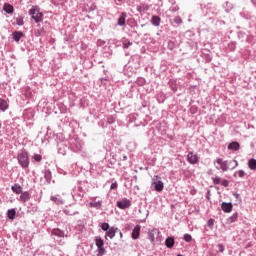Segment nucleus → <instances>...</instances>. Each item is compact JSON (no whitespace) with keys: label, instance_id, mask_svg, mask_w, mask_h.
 Masks as SVG:
<instances>
[{"label":"nucleus","instance_id":"obj_48","mask_svg":"<svg viewBox=\"0 0 256 256\" xmlns=\"http://www.w3.org/2000/svg\"><path fill=\"white\" fill-rule=\"evenodd\" d=\"M65 215H79V212H71L69 210H64Z\"/></svg>","mask_w":256,"mask_h":256},{"label":"nucleus","instance_id":"obj_33","mask_svg":"<svg viewBox=\"0 0 256 256\" xmlns=\"http://www.w3.org/2000/svg\"><path fill=\"white\" fill-rule=\"evenodd\" d=\"M15 21H16V25H18L19 27H23L25 25L23 16H19V17L15 18Z\"/></svg>","mask_w":256,"mask_h":256},{"label":"nucleus","instance_id":"obj_54","mask_svg":"<svg viewBox=\"0 0 256 256\" xmlns=\"http://www.w3.org/2000/svg\"><path fill=\"white\" fill-rule=\"evenodd\" d=\"M39 35H41V31L38 30V31L36 32V36L39 37Z\"/></svg>","mask_w":256,"mask_h":256},{"label":"nucleus","instance_id":"obj_51","mask_svg":"<svg viewBox=\"0 0 256 256\" xmlns=\"http://www.w3.org/2000/svg\"><path fill=\"white\" fill-rule=\"evenodd\" d=\"M131 227H133V224H126L125 229L131 231Z\"/></svg>","mask_w":256,"mask_h":256},{"label":"nucleus","instance_id":"obj_2","mask_svg":"<svg viewBox=\"0 0 256 256\" xmlns=\"http://www.w3.org/2000/svg\"><path fill=\"white\" fill-rule=\"evenodd\" d=\"M17 161L20 167H22L24 170L29 169V165L31 163V160L29 159V152L25 149L18 151Z\"/></svg>","mask_w":256,"mask_h":256},{"label":"nucleus","instance_id":"obj_43","mask_svg":"<svg viewBox=\"0 0 256 256\" xmlns=\"http://www.w3.org/2000/svg\"><path fill=\"white\" fill-rule=\"evenodd\" d=\"M168 49L170 50V51H173V49H175V42H173V41H169L168 42Z\"/></svg>","mask_w":256,"mask_h":256},{"label":"nucleus","instance_id":"obj_25","mask_svg":"<svg viewBox=\"0 0 256 256\" xmlns=\"http://www.w3.org/2000/svg\"><path fill=\"white\" fill-rule=\"evenodd\" d=\"M43 173H44L45 181L48 182V183H51V181L53 179V174L51 173V170L50 169H44Z\"/></svg>","mask_w":256,"mask_h":256},{"label":"nucleus","instance_id":"obj_50","mask_svg":"<svg viewBox=\"0 0 256 256\" xmlns=\"http://www.w3.org/2000/svg\"><path fill=\"white\" fill-rule=\"evenodd\" d=\"M245 37V32H238V38L243 39Z\"/></svg>","mask_w":256,"mask_h":256},{"label":"nucleus","instance_id":"obj_28","mask_svg":"<svg viewBox=\"0 0 256 256\" xmlns=\"http://www.w3.org/2000/svg\"><path fill=\"white\" fill-rule=\"evenodd\" d=\"M15 215H17V210H15V208L9 209L7 211V217L8 219H10L11 221H13V219H15Z\"/></svg>","mask_w":256,"mask_h":256},{"label":"nucleus","instance_id":"obj_12","mask_svg":"<svg viewBox=\"0 0 256 256\" xmlns=\"http://www.w3.org/2000/svg\"><path fill=\"white\" fill-rule=\"evenodd\" d=\"M151 7H152V5L141 3L140 5H138L136 7V11H138V13H140V14L147 13V11H149V9H151Z\"/></svg>","mask_w":256,"mask_h":256},{"label":"nucleus","instance_id":"obj_8","mask_svg":"<svg viewBox=\"0 0 256 256\" xmlns=\"http://www.w3.org/2000/svg\"><path fill=\"white\" fill-rule=\"evenodd\" d=\"M68 145H69V141H67V140H63V141L59 142L57 144L58 153L60 155H66L68 149H70V147Z\"/></svg>","mask_w":256,"mask_h":256},{"label":"nucleus","instance_id":"obj_11","mask_svg":"<svg viewBox=\"0 0 256 256\" xmlns=\"http://www.w3.org/2000/svg\"><path fill=\"white\" fill-rule=\"evenodd\" d=\"M140 235H141V225L137 224L132 230L131 237L132 239H134V241H137Z\"/></svg>","mask_w":256,"mask_h":256},{"label":"nucleus","instance_id":"obj_45","mask_svg":"<svg viewBox=\"0 0 256 256\" xmlns=\"http://www.w3.org/2000/svg\"><path fill=\"white\" fill-rule=\"evenodd\" d=\"M117 187H119V184L117 183V181H115L111 184L110 189L111 191H115Z\"/></svg>","mask_w":256,"mask_h":256},{"label":"nucleus","instance_id":"obj_61","mask_svg":"<svg viewBox=\"0 0 256 256\" xmlns=\"http://www.w3.org/2000/svg\"><path fill=\"white\" fill-rule=\"evenodd\" d=\"M147 216H149V211H147V214H146Z\"/></svg>","mask_w":256,"mask_h":256},{"label":"nucleus","instance_id":"obj_9","mask_svg":"<svg viewBox=\"0 0 256 256\" xmlns=\"http://www.w3.org/2000/svg\"><path fill=\"white\" fill-rule=\"evenodd\" d=\"M132 203L131 200L127 199V198H123L122 200H119L116 202V207H118V209H129V207H131Z\"/></svg>","mask_w":256,"mask_h":256},{"label":"nucleus","instance_id":"obj_1","mask_svg":"<svg viewBox=\"0 0 256 256\" xmlns=\"http://www.w3.org/2000/svg\"><path fill=\"white\" fill-rule=\"evenodd\" d=\"M216 163L220 165V167L216 166V169H221L224 173L229 171V169L230 171H233V169H237V167H239V162L235 159L223 161V158H218Z\"/></svg>","mask_w":256,"mask_h":256},{"label":"nucleus","instance_id":"obj_46","mask_svg":"<svg viewBox=\"0 0 256 256\" xmlns=\"http://www.w3.org/2000/svg\"><path fill=\"white\" fill-rule=\"evenodd\" d=\"M218 252L219 253H224L225 252V246L223 244H218Z\"/></svg>","mask_w":256,"mask_h":256},{"label":"nucleus","instance_id":"obj_29","mask_svg":"<svg viewBox=\"0 0 256 256\" xmlns=\"http://www.w3.org/2000/svg\"><path fill=\"white\" fill-rule=\"evenodd\" d=\"M137 117H139L138 115H137V113H131V114H129L128 116H127V121H128V123H135V121H137Z\"/></svg>","mask_w":256,"mask_h":256},{"label":"nucleus","instance_id":"obj_32","mask_svg":"<svg viewBox=\"0 0 256 256\" xmlns=\"http://www.w3.org/2000/svg\"><path fill=\"white\" fill-rule=\"evenodd\" d=\"M122 44H123L124 49H129V47H131V45H133V42H131V40H129L127 38H124L122 40Z\"/></svg>","mask_w":256,"mask_h":256},{"label":"nucleus","instance_id":"obj_38","mask_svg":"<svg viewBox=\"0 0 256 256\" xmlns=\"http://www.w3.org/2000/svg\"><path fill=\"white\" fill-rule=\"evenodd\" d=\"M33 159L36 163H41V161H43V156H41V154H34Z\"/></svg>","mask_w":256,"mask_h":256},{"label":"nucleus","instance_id":"obj_26","mask_svg":"<svg viewBox=\"0 0 256 256\" xmlns=\"http://www.w3.org/2000/svg\"><path fill=\"white\" fill-rule=\"evenodd\" d=\"M50 201H53L56 205H65V200L61 199V197L51 196Z\"/></svg>","mask_w":256,"mask_h":256},{"label":"nucleus","instance_id":"obj_18","mask_svg":"<svg viewBox=\"0 0 256 256\" xmlns=\"http://www.w3.org/2000/svg\"><path fill=\"white\" fill-rule=\"evenodd\" d=\"M165 246L168 249H173V247H175V237L173 236H168L165 240Z\"/></svg>","mask_w":256,"mask_h":256},{"label":"nucleus","instance_id":"obj_31","mask_svg":"<svg viewBox=\"0 0 256 256\" xmlns=\"http://www.w3.org/2000/svg\"><path fill=\"white\" fill-rule=\"evenodd\" d=\"M248 167L251 171H256V159L252 158L248 161Z\"/></svg>","mask_w":256,"mask_h":256},{"label":"nucleus","instance_id":"obj_17","mask_svg":"<svg viewBox=\"0 0 256 256\" xmlns=\"http://www.w3.org/2000/svg\"><path fill=\"white\" fill-rule=\"evenodd\" d=\"M24 33L22 31H14L12 33V39L13 41H15L16 43H19L21 41V39H23L24 37Z\"/></svg>","mask_w":256,"mask_h":256},{"label":"nucleus","instance_id":"obj_55","mask_svg":"<svg viewBox=\"0 0 256 256\" xmlns=\"http://www.w3.org/2000/svg\"><path fill=\"white\" fill-rule=\"evenodd\" d=\"M28 115H30V117H33V111L28 112Z\"/></svg>","mask_w":256,"mask_h":256},{"label":"nucleus","instance_id":"obj_16","mask_svg":"<svg viewBox=\"0 0 256 256\" xmlns=\"http://www.w3.org/2000/svg\"><path fill=\"white\" fill-rule=\"evenodd\" d=\"M30 199H31V194L29 193V191H24V192L22 191L18 201H21V203H27V201H30Z\"/></svg>","mask_w":256,"mask_h":256},{"label":"nucleus","instance_id":"obj_30","mask_svg":"<svg viewBox=\"0 0 256 256\" xmlns=\"http://www.w3.org/2000/svg\"><path fill=\"white\" fill-rule=\"evenodd\" d=\"M102 205L103 201L89 202V207H92L93 209H101Z\"/></svg>","mask_w":256,"mask_h":256},{"label":"nucleus","instance_id":"obj_57","mask_svg":"<svg viewBox=\"0 0 256 256\" xmlns=\"http://www.w3.org/2000/svg\"><path fill=\"white\" fill-rule=\"evenodd\" d=\"M25 119H27V114H24Z\"/></svg>","mask_w":256,"mask_h":256},{"label":"nucleus","instance_id":"obj_44","mask_svg":"<svg viewBox=\"0 0 256 256\" xmlns=\"http://www.w3.org/2000/svg\"><path fill=\"white\" fill-rule=\"evenodd\" d=\"M233 9V4L226 2V13H229Z\"/></svg>","mask_w":256,"mask_h":256},{"label":"nucleus","instance_id":"obj_56","mask_svg":"<svg viewBox=\"0 0 256 256\" xmlns=\"http://www.w3.org/2000/svg\"><path fill=\"white\" fill-rule=\"evenodd\" d=\"M119 235L122 238L123 237V232L119 231Z\"/></svg>","mask_w":256,"mask_h":256},{"label":"nucleus","instance_id":"obj_15","mask_svg":"<svg viewBox=\"0 0 256 256\" xmlns=\"http://www.w3.org/2000/svg\"><path fill=\"white\" fill-rule=\"evenodd\" d=\"M213 183L215 185H220V183H221L222 187H229V180L223 179L221 181V177H219V176H216L215 178H213Z\"/></svg>","mask_w":256,"mask_h":256},{"label":"nucleus","instance_id":"obj_59","mask_svg":"<svg viewBox=\"0 0 256 256\" xmlns=\"http://www.w3.org/2000/svg\"><path fill=\"white\" fill-rule=\"evenodd\" d=\"M1 127H2V124H1V121H0V129H1Z\"/></svg>","mask_w":256,"mask_h":256},{"label":"nucleus","instance_id":"obj_47","mask_svg":"<svg viewBox=\"0 0 256 256\" xmlns=\"http://www.w3.org/2000/svg\"><path fill=\"white\" fill-rule=\"evenodd\" d=\"M236 47H237V43L235 42H232L229 44L230 51H235Z\"/></svg>","mask_w":256,"mask_h":256},{"label":"nucleus","instance_id":"obj_19","mask_svg":"<svg viewBox=\"0 0 256 256\" xmlns=\"http://www.w3.org/2000/svg\"><path fill=\"white\" fill-rule=\"evenodd\" d=\"M7 109H9V100L0 98V111H2V113H5Z\"/></svg>","mask_w":256,"mask_h":256},{"label":"nucleus","instance_id":"obj_21","mask_svg":"<svg viewBox=\"0 0 256 256\" xmlns=\"http://www.w3.org/2000/svg\"><path fill=\"white\" fill-rule=\"evenodd\" d=\"M51 235H54L55 237H67V235L65 234V231L59 229V228H54L51 231Z\"/></svg>","mask_w":256,"mask_h":256},{"label":"nucleus","instance_id":"obj_53","mask_svg":"<svg viewBox=\"0 0 256 256\" xmlns=\"http://www.w3.org/2000/svg\"><path fill=\"white\" fill-rule=\"evenodd\" d=\"M122 161H127V155H124V156L122 157Z\"/></svg>","mask_w":256,"mask_h":256},{"label":"nucleus","instance_id":"obj_39","mask_svg":"<svg viewBox=\"0 0 256 256\" xmlns=\"http://www.w3.org/2000/svg\"><path fill=\"white\" fill-rule=\"evenodd\" d=\"M115 121H116L115 116L110 115V116L107 117V123H108L109 125H113V123H115Z\"/></svg>","mask_w":256,"mask_h":256},{"label":"nucleus","instance_id":"obj_40","mask_svg":"<svg viewBox=\"0 0 256 256\" xmlns=\"http://www.w3.org/2000/svg\"><path fill=\"white\" fill-rule=\"evenodd\" d=\"M136 83L138 85H140V87H143V85H145V83H146V80H145V78L140 77V78L137 79Z\"/></svg>","mask_w":256,"mask_h":256},{"label":"nucleus","instance_id":"obj_34","mask_svg":"<svg viewBox=\"0 0 256 256\" xmlns=\"http://www.w3.org/2000/svg\"><path fill=\"white\" fill-rule=\"evenodd\" d=\"M240 17H242V19H246V21L251 20V14H249V12H240Z\"/></svg>","mask_w":256,"mask_h":256},{"label":"nucleus","instance_id":"obj_27","mask_svg":"<svg viewBox=\"0 0 256 256\" xmlns=\"http://www.w3.org/2000/svg\"><path fill=\"white\" fill-rule=\"evenodd\" d=\"M237 219H239V213L235 212L232 214V216L227 218L228 225H231V223H236Z\"/></svg>","mask_w":256,"mask_h":256},{"label":"nucleus","instance_id":"obj_37","mask_svg":"<svg viewBox=\"0 0 256 256\" xmlns=\"http://www.w3.org/2000/svg\"><path fill=\"white\" fill-rule=\"evenodd\" d=\"M183 239L186 243H191V241H193V236H191V234H184Z\"/></svg>","mask_w":256,"mask_h":256},{"label":"nucleus","instance_id":"obj_23","mask_svg":"<svg viewBox=\"0 0 256 256\" xmlns=\"http://www.w3.org/2000/svg\"><path fill=\"white\" fill-rule=\"evenodd\" d=\"M240 148H241V145L237 141H234L228 144L229 151H239Z\"/></svg>","mask_w":256,"mask_h":256},{"label":"nucleus","instance_id":"obj_58","mask_svg":"<svg viewBox=\"0 0 256 256\" xmlns=\"http://www.w3.org/2000/svg\"><path fill=\"white\" fill-rule=\"evenodd\" d=\"M116 1H118V3H121V0H116Z\"/></svg>","mask_w":256,"mask_h":256},{"label":"nucleus","instance_id":"obj_52","mask_svg":"<svg viewBox=\"0 0 256 256\" xmlns=\"http://www.w3.org/2000/svg\"><path fill=\"white\" fill-rule=\"evenodd\" d=\"M217 23H218V25H225V21H223V20H220Z\"/></svg>","mask_w":256,"mask_h":256},{"label":"nucleus","instance_id":"obj_49","mask_svg":"<svg viewBox=\"0 0 256 256\" xmlns=\"http://www.w3.org/2000/svg\"><path fill=\"white\" fill-rule=\"evenodd\" d=\"M233 195H234L235 199H237L238 201H241V194L240 193L234 192Z\"/></svg>","mask_w":256,"mask_h":256},{"label":"nucleus","instance_id":"obj_6","mask_svg":"<svg viewBox=\"0 0 256 256\" xmlns=\"http://www.w3.org/2000/svg\"><path fill=\"white\" fill-rule=\"evenodd\" d=\"M151 187L154 191L161 193V191L165 189V184L163 183V181H161V178H159V176H154L152 178Z\"/></svg>","mask_w":256,"mask_h":256},{"label":"nucleus","instance_id":"obj_10","mask_svg":"<svg viewBox=\"0 0 256 256\" xmlns=\"http://www.w3.org/2000/svg\"><path fill=\"white\" fill-rule=\"evenodd\" d=\"M187 161L190 165H197V163H199V156L193 152H188Z\"/></svg>","mask_w":256,"mask_h":256},{"label":"nucleus","instance_id":"obj_14","mask_svg":"<svg viewBox=\"0 0 256 256\" xmlns=\"http://www.w3.org/2000/svg\"><path fill=\"white\" fill-rule=\"evenodd\" d=\"M221 209L224 213H231L233 211V203L231 202H222Z\"/></svg>","mask_w":256,"mask_h":256},{"label":"nucleus","instance_id":"obj_35","mask_svg":"<svg viewBox=\"0 0 256 256\" xmlns=\"http://www.w3.org/2000/svg\"><path fill=\"white\" fill-rule=\"evenodd\" d=\"M148 239L151 241V243H155V231L148 232Z\"/></svg>","mask_w":256,"mask_h":256},{"label":"nucleus","instance_id":"obj_3","mask_svg":"<svg viewBox=\"0 0 256 256\" xmlns=\"http://www.w3.org/2000/svg\"><path fill=\"white\" fill-rule=\"evenodd\" d=\"M102 231H105V239H114L115 235L117 234V231H119V228L115 226H110L109 223L103 222L100 225Z\"/></svg>","mask_w":256,"mask_h":256},{"label":"nucleus","instance_id":"obj_7","mask_svg":"<svg viewBox=\"0 0 256 256\" xmlns=\"http://www.w3.org/2000/svg\"><path fill=\"white\" fill-rule=\"evenodd\" d=\"M95 245L97 247V256H103L105 255V240L101 238V236H97L95 238Z\"/></svg>","mask_w":256,"mask_h":256},{"label":"nucleus","instance_id":"obj_42","mask_svg":"<svg viewBox=\"0 0 256 256\" xmlns=\"http://www.w3.org/2000/svg\"><path fill=\"white\" fill-rule=\"evenodd\" d=\"M174 23H175L176 25H181V24L183 23V19H181L179 16H176V17L174 18Z\"/></svg>","mask_w":256,"mask_h":256},{"label":"nucleus","instance_id":"obj_5","mask_svg":"<svg viewBox=\"0 0 256 256\" xmlns=\"http://www.w3.org/2000/svg\"><path fill=\"white\" fill-rule=\"evenodd\" d=\"M68 144L71 151H74V153H79V151L83 149V141L77 137L70 138Z\"/></svg>","mask_w":256,"mask_h":256},{"label":"nucleus","instance_id":"obj_36","mask_svg":"<svg viewBox=\"0 0 256 256\" xmlns=\"http://www.w3.org/2000/svg\"><path fill=\"white\" fill-rule=\"evenodd\" d=\"M237 175L240 179H243V177H245L246 173L244 170H239L238 172L234 173V177H237Z\"/></svg>","mask_w":256,"mask_h":256},{"label":"nucleus","instance_id":"obj_20","mask_svg":"<svg viewBox=\"0 0 256 256\" xmlns=\"http://www.w3.org/2000/svg\"><path fill=\"white\" fill-rule=\"evenodd\" d=\"M11 191H13V193H15L16 195H21L23 193V187L21 186V184H14L11 186Z\"/></svg>","mask_w":256,"mask_h":256},{"label":"nucleus","instance_id":"obj_60","mask_svg":"<svg viewBox=\"0 0 256 256\" xmlns=\"http://www.w3.org/2000/svg\"><path fill=\"white\" fill-rule=\"evenodd\" d=\"M134 179L137 180V176H134Z\"/></svg>","mask_w":256,"mask_h":256},{"label":"nucleus","instance_id":"obj_22","mask_svg":"<svg viewBox=\"0 0 256 256\" xmlns=\"http://www.w3.org/2000/svg\"><path fill=\"white\" fill-rule=\"evenodd\" d=\"M3 11L5 13H7L8 15H13L15 8L13 7V5H11L9 3H5L3 6Z\"/></svg>","mask_w":256,"mask_h":256},{"label":"nucleus","instance_id":"obj_24","mask_svg":"<svg viewBox=\"0 0 256 256\" xmlns=\"http://www.w3.org/2000/svg\"><path fill=\"white\" fill-rule=\"evenodd\" d=\"M150 23L154 27H159V25H161V17H159L157 15H153L152 18H151Z\"/></svg>","mask_w":256,"mask_h":256},{"label":"nucleus","instance_id":"obj_13","mask_svg":"<svg viewBox=\"0 0 256 256\" xmlns=\"http://www.w3.org/2000/svg\"><path fill=\"white\" fill-rule=\"evenodd\" d=\"M127 21V12H122L117 20L118 27H125V23Z\"/></svg>","mask_w":256,"mask_h":256},{"label":"nucleus","instance_id":"obj_41","mask_svg":"<svg viewBox=\"0 0 256 256\" xmlns=\"http://www.w3.org/2000/svg\"><path fill=\"white\" fill-rule=\"evenodd\" d=\"M207 225L210 229H213L214 225H215V220L213 218H210L207 222Z\"/></svg>","mask_w":256,"mask_h":256},{"label":"nucleus","instance_id":"obj_4","mask_svg":"<svg viewBox=\"0 0 256 256\" xmlns=\"http://www.w3.org/2000/svg\"><path fill=\"white\" fill-rule=\"evenodd\" d=\"M28 13L31 16V19L35 21V23H43V14L39 6H32Z\"/></svg>","mask_w":256,"mask_h":256}]
</instances>
